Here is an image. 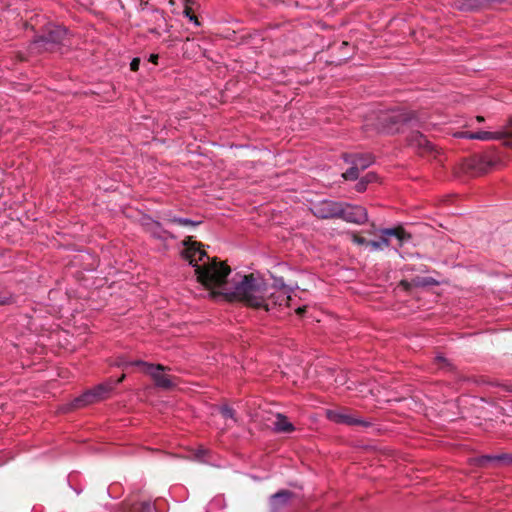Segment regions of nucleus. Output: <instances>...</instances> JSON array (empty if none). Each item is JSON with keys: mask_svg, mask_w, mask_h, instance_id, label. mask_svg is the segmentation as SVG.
<instances>
[{"mask_svg": "<svg viewBox=\"0 0 512 512\" xmlns=\"http://www.w3.org/2000/svg\"><path fill=\"white\" fill-rule=\"evenodd\" d=\"M367 183L364 179H360V181L356 184L355 189L357 192H364L366 190Z\"/></svg>", "mask_w": 512, "mask_h": 512, "instance_id": "29", "label": "nucleus"}, {"mask_svg": "<svg viewBox=\"0 0 512 512\" xmlns=\"http://www.w3.org/2000/svg\"><path fill=\"white\" fill-rule=\"evenodd\" d=\"M326 417L337 424H345V425H360L367 426L369 423L364 421L363 419L357 417L356 415L350 413V411L346 408H341L337 410H327Z\"/></svg>", "mask_w": 512, "mask_h": 512, "instance_id": "8", "label": "nucleus"}, {"mask_svg": "<svg viewBox=\"0 0 512 512\" xmlns=\"http://www.w3.org/2000/svg\"><path fill=\"white\" fill-rule=\"evenodd\" d=\"M310 210L314 216L320 219L339 218L342 212V202L322 200L312 204Z\"/></svg>", "mask_w": 512, "mask_h": 512, "instance_id": "7", "label": "nucleus"}, {"mask_svg": "<svg viewBox=\"0 0 512 512\" xmlns=\"http://www.w3.org/2000/svg\"><path fill=\"white\" fill-rule=\"evenodd\" d=\"M207 453H208V450H207V449H205V448H203V447H201V448H199V449L197 450V452H196L195 456H196V458H197V459H199V460H204V456H205Z\"/></svg>", "mask_w": 512, "mask_h": 512, "instance_id": "30", "label": "nucleus"}, {"mask_svg": "<svg viewBox=\"0 0 512 512\" xmlns=\"http://www.w3.org/2000/svg\"><path fill=\"white\" fill-rule=\"evenodd\" d=\"M461 137L467 139H477V140H502L505 139L504 143L512 140V132L510 131H497V132H488V131H479V132H463L460 134Z\"/></svg>", "mask_w": 512, "mask_h": 512, "instance_id": "10", "label": "nucleus"}, {"mask_svg": "<svg viewBox=\"0 0 512 512\" xmlns=\"http://www.w3.org/2000/svg\"><path fill=\"white\" fill-rule=\"evenodd\" d=\"M505 146L509 147V148H512V140L505 142Z\"/></svg>", "mask_w": 512, "mask_h": 512, "instance_id": "40", "label": "nucleus"}, {"mask_svg": "<svg viewBox=\"0 0 512 512\" xmlns=\"http://www.w3.org/2000/svg\"><path fill=\"white\" fill-rule=\"evenodd\" d=\"M400 285L403 286L405 290H408L411 287V284L408 281H406V280H402L400 282Z\"/></svg>", "mask_w": 512, "mask_h": 512, "instance_id": "34", "label": "nucleus"}, {"mask_svg": "<svg viewBox=\"0 0 512 512\" xmlns=\"http://www.w3.org/2000/svg\"><path fill=\"white\" fill-rule=\"evenodd\" d=\"M145 228L146 231L156 239L164 241L167 240L168 238H174V236L167 230L163 229L161 224L157 221H150L146 223Z\"/></svg>", "mask_w": 512, "mask_h": 512, "instance_id": "14", "label": "nucleus"}, {"mask_svg": "<svg viewBox=\"0 0 512 512\" xmlns=\"http://www.w3.org/2000/svg\"><path fill=\"white\" fill-rule=\"evenodd\" d=\"M414 118L411 112L402 110H392L381 113L379 120L381 121V129L386 133H395L400 131V125L410 122Z\"/></svg>", "mask_w": 512, "mask_h": 512, "instance_id": "5", "label": "nucleus"}, {"mask_svg": "<svg viewBox=\"0 0 512 512\" xmlns=\"http://www.w3.org/2000/svg\"><path fill=\"white\" fill-rule=\"evenodd\" d=\"M125 378V374H123L119 379H117L114 383L109 381L107 383H102L97 385L92 389L98 401H101L109 395V393L113 390L114 385L121 383Z\"/></svg>", "mask_w": 512, "mask_h": 512, "instance_id": "15", "label": "nucleus"}, {"mask_svg": "<svg viewBox=\"0 0 512 512\" xmlns=\"http://www.w3.org/2000/svg\"><path fill=\"white\" fill-rule=\"evenodd\" d=\"M267 292V285L263 280L250 274L243 276L241 281L235 284L233 290L230 292V296L244 302L250 307L261 308Z\"/></svg>", "mask_w": 512, "mask_h": 512, "instance_id": "2", "label": "nucleus"}, {"mask_svg": "<svg viewBox=\"0 0 512 512\" xmlns=\"http://www.w3.org/2000/svg\"><path fill=\"white\" fill-rule=\"evenodd\" d=\"M189 20H190L191 22H193V23H194L195 25H197V26H199V25H200V23H199V21H198V19H197V17H196L195 15H193V16H189Z\"/></svg>", "mask_w": 512, "mask_h": 512, "instance_id": "36", "label": "nucleus"}, {"mask_svg": "<svg viewBox=\"0 0 512 512\" xmlns=\"http://www.w3.org/2000/svg\"><path fill=\"white\" fill-rule=\"evenodd\" d=\"M389 244V239L381 235V239L379 241H369V243H367V247H369L371 251H378L388 247Z\"/></svg>", "mask_w": 512, "mask_h": 512, "instance_id": "21", "label": "nucleus"}, {"mask_svg": "<svg viewBox=\"0 0 512 512\" xmlns=\"http://www.w3.org/2000/svg\"><path fill=\"white\" fill-rule=\"evenodd\" d=\"M352 166L343 173V177L346 180H356L360 174V168L358 167V162H349Z\"/></svg>", "mask_w": 512, "mask_h": 512, "instance_id": "22", "label": "nucleus"}, {"mask_svg": "<svg viewBox=\"0 0 512 512\" xmlns=\"http://www.w3.org/2000/svg\"><path fill=\"white\" fill-rule=\"evenodd\" d=\"M362 179H364L366 181V183H370V182H373L375 179H376V175L374 173H368L365 177H363Z\"/></svg>", "mask_w": 512, "mask_h": 512, "instance_id": "33", "label": "nucleus"}, {"mask_svg": "<svg viewBox=\"0 0 512 512\" xmlns=\"http://www.w3.org/2000/svg\"><path fill=\"white\" fill-rule=\"evenodd\" d=\"M13 303V297L11 295H0V305H8Z\"/></svg>", "mask_w": 512, "mask_h": 512, "instance_id": "27", "label": "nucleus"}, {"mask_svg": "<svg viewBox=\"0 0 512 512\" xmlns=\"http://www.w3.org/2000/svg\"><path fill=\"white\" fill-rule=\"evenodd\" d=\"M157 60H158V55L157 54H151L150 55V58H149V61L156 64L157 63Z\"/></svg>", "mask_w": 512, "mask_h": 512, "instance_id": "35", "label": "nucleus"}, {"mask_svg": "<svg viewBox=\"0 0 512 512\" xmlns=\"http://www.w3.org/2000/svg\"><path fill=\"white\" fill-rule=\"evenodd\" d=\"M126 365H135L142 368V371L148 374L154 381V384L158 388L170 389L176 385L175 378L164 373L167 369L161 364H152L145 361L137 360L126 363Z\"/></svg>", "mask_w": 512, "mask_h": 512, "instance_id": "4", "label": "nucleus"}, {"mask_svg": "<svg viewBox=\"0 0 512 512\" xmlns=\"http://www.w3.org/2000/svg\"><path fill=\"white\" fill-rule=\"evenodd\" d=\"M267 289L268 292L265 295V300L261 308H264L266 311H270L277 306L282 307L290 305V291L285 285L282 287L267 286Z\"/></svg>", "mask_w": 512, "mask_h": 512, "instance_id": "6", "label": "nucleus"}, {"mask_svg": "<svg viewBox=\"0 0 512 512\" xmlns=\"http://www.w3.org/2000/svg\"><path fill=\"white\" fill-rule=\"evenodd\" d=\"M96 402H99V401L97 400L92 389H90V390L84 392L81 396L74 399V401L72 402V407L73 408H82V407H85L87 405H90V404H93Z\"/></svg>", "mask_w": 512, "mask_h": 512, "instance_id": "16", "label": "nucleus"}, {"mask_svg": "<svg viewBox=\"0 0 512 512\" xmlns=\"http://www.w3.org/2000/svg\"><path fill=\"white\" fill-rule=\"evenodd\" d=\"M476 120H477L478 122H483V121H484V117H483V116H477V117H476Z\"/></svg>", "mask_w": 512, "mask_h": 512, "instance_id": "41", "label": "nucleus"}, {"mask_svg": "<svg viewBox=\"0 0 512 512\" xmlns=\"http://www.w3.org/2000/svg\"><path fill=\"white\" fill-rule=\"evenodd\" d=\"M339 218L356 224H363L368 219L367 210L362 206H353L342 202Z\"/></svg>", "mask_w": 512, "mask_h": 512, "instance_id": "9", "label": "nucleus"}, {"mask_svg": "<svg viewBox=\"0 0 512 512\" xmlns=\"http://www.w3.org/2000/svg\"><path fill=\"white\" fill-rule=\"evenodd\" d=\"M66 34V28L49 24L44 34L33 41L30 49L35 52L54 51L63 42Z\"/></svg>", "mask_w": 512, "mask_h": 512, "instance_id": "3", "label": "nucleus"}, {"mask_svg": "<svg viewBox=\"0 0 512 512\" xmlns=\"http://www.w3.org/2000/svg\"><path fill=\"white\" fill-rule=\"evenodd\" d=\"M504 458H505L504 456H497V457L486 456V457H484L485 460H492V459L502 460Z\"/></svg>", "mask_w": 512, "mask_h": 512, "instance_id": "39", "label": "nucleus"}, {"mask_svg": "<svg viewBox=\"0 0 512 512\" xmlns=\"http://www.w3.org/2000/svg\"><path fill=\"white\" fill-rule=\"evenodd\" d=\"M432 283V279H429V278H425V279H418L417 281L414 280V285L416 286H425V285H428V284H431Z\"/></svg>", "mask_w": 512, "mask_h": 512, "instance_id": "31", "label": "nucleus"}, {"mask_svg": "<svg viewBox=\"0 0 512 512\" xmlns=\"http://www.w3.org/2000/svg\"><path fill=\"white\" fill-rule=\"evenodd\" d=\"M186 246L183 251V257L195 268L197 280L208 289H221L220 293L228 295L226 292V278L231 270L225 263L216 258H210L207 253L200 248L201 244L192 241L188 237L184 241Z\"/></svg>", "mask_w": 512, "mask_h": 512, "instance_id": "1", "label": "nucleus"}, {"mask_svg": "<svg viewBox=\"0 0 512 512\" xmlns=\"http://www.w3.org/2000/svg\"><path fill=\"white\" fill-rule=\"evenodd\" d=\"M149 21L155 25V27L153 29H151L150 32L157 33V29L161 28L166 23V19H165L163 11H160L159 9H156V8L152 9L151 19Z\"/></svg>", "mask_w": 512, "mask_h": 512, "instance_id": "20", "label": "nucleus"}, {"mask_svg": "<svg viewBox=\"0 0 512 512\" xmlns=\"http://www.w3.org/2000/svg\"><path fill=\"white\" fill-rule=\"evenodd\" d=\"M272 429L276 433H292L295 431V426L288 420V418L281 414L277 413L274 415V420L272 422Z\"/></svg>", "mask_w": 512, "mask_h": 512, "instance_id": "13", "label": "nucleus"}, {"mask_svg": "<svg viewBox=\"0 0 512 512\" xmlns=\"http://www.w3.org/2000/svg\"><path fill=\"white\" fill-rule=\"evenodd\" d=\"M294 493L289 490H280L270 496L269 505L271 512H280L293 498Z\"/></svg>", "mask_w": 512, "mask_h": 512, "instance_id": "12", "label": "nucleus"}, {"mask_svg": "<svg viewBox=\"0 0 512 512\" xmlns=\"http://www.w3.org/2000/svg\"><path fill=\"white\" fill-rule=\"evenodd\" d=\"M139 65H140V59L134 58L130 63V69L135 72L139 69Z\"/></svg>", "mask_w": 512, "mask_h": 512, "instance_id": "32", "label": "nucleus"}, {"mask_svg": "<svg viewBox=\"0 0 512 512\" xmlns=\"http://www.w3.org/2000/svg\"><path fill=\"white\" fill-rule=\"evenodd\" d=\"M220 412L222 414V416L226 419H233L235 420V412L232 408L228 407V406H223L220 408Z\"/></svg>", "mask_w": 512, "mask_h": 512, "instance_id": "24", "label": "nucleus"}, {"mask_svg": "<svg viewBox=\"0 0 512 512\" xmlns=\"http://www.w3.org/2000/svg\"><path fill=\"white\" fill-rule=\"evenodd\" d=\"M352 241L358 245H366V246H367V243H369V241H367L365 238L360 237L356 234H352Z\"/></svg>", "mask_w": 512, "mask_h": 512, "instance_id": "26", "label": "nucleus"}, {"mask_svg": "<svg viewBox=\"0 0 512 512\" xmlns=\"http://www.w3.org/2000/svg\"><path fill=\"white\" fill-rule=\"evenodd\" d=\"M436 362H437V364L439 365L440 368H446V367L449 368L450 367V363L443 356H437L436 357Z\"/></svg>", "mask_w": 512, "mask_h": 512, "instance_id": "25", "label": "nucleus"}, {"mask_svg": "<svg viewBox=\"0 0 512 512\" xmlns=\"http://www.w3.org/2000/svg\"><path fill=\"white\" fill-rule=\"evenodd\" d=\"M190 3H192V0H185L184 15L188 18L189 16H193Z\"/></svg>", "mask_w": 512, "mask_h": 512, "instance_id": "28", "label": "nucleus"}, {"mask_svg": "<svg viewBox=\"0 0 512 512\" xmlns=\"http://www.w3.org/2000/svg\"><path fill=\"white\" fill-rule=\"evenodd\" d=\"M346 162H358V167L360 170H365L373 163V158L371 155H351L345 157Z\"/></svg>", "mask_w": 512, "mask_h": 512, "instance_id": "18", "label": "nucleus"}, {"mask_svg": "<svg viewBox=\"0 0 512 512\" xmlns=\"http://www.w3.org/2000/svg\"><path fill=\"white\" fill-rule=\"evenodd\" d=\"M408 145L420 154L432 152V143L420 132H412L407 138Z\"/></svg>", "mask_w": 512, "mask_h": 512, "instance_id": "11", "label": "nucleus"}, {"mask_svg": "<svg viewBox=\"0 0 512 512\" xmlns=\"http://www.w3.org/2000/svg\"><path fill=\"white\" fill-rule=\"evenodd\" d=\"M121 512H153V507L148 502L128 504L122 506Z\"/></svg>", "mask_w": 512, "mask_h": 512, "instance_id": "19", "label": "nucleus"}, {"mask_svg": "<svg viewBox=\"0 0 512 512\" xmlns=\"http://www.w3.org/2000/svg\"><path fill=\"white\" fill-rule=\"evenodd\" d=\"M380 232H381L382 236H384L388 239H389V237H392V236L396 237L400 241V244L403 241L411 238L410 234L406 233L402 227L385 228V229H382Z\"/></svg>", "mask_w": 512, "mask_h": 512, "instance_id": "17", "label": "nucleus"}, {"mask_svg": "<svg viewBox=\"0 0 512 512\" xmlns=\"http://www.w3.org/2000/svg\"><path fill=\"white\" fill-rule=\"evenodd\" d=\"M168 221L171 223H174V224L181 225V226H192V227H196L201 223V221H194V220H191L188 218H181V217H172V218H169Z\"/></svg>", "mask_w": 512, "mask_h": 512, "instance_id": "23", "label": "nucleus"}, {"mask_svg": "<svg viewBox=\"0 0 512 512\" xmlns=\"http://www.w3.org/2000/svg\"><path fill=\"white\" fill-rule=\"evenodd\" d=\"M147 6H148V1H143L142 0L140 2V10H142V11L145 10L147 8Z\"/></svg>", "mask_w": 512, "mask_h": 512, "instance_id": "37", "label": "nucleus"}, {"mask_svg": "<svg viewBox=\"0 0 512 512\" xmlns=\"http://www.w3.org/2000/svg\"><path fill=\"white\" fill-rule=\"evenodd\" d=\"M305 310H306V306L298 307V308L296 309V313H297L298 315H302V314L305 312Z\"/></svg>", "mask_w": 512, "mask_h": 512, "instance_id": "38", "label": "nucleus"}, {"mask_svg": "<svg viewBox=\"0 0 512 512\" xmlns=\"http://www.w3.org/2000/svg\"><path fill=\"white\" fill-rule=\"evenodd\" d=\"M169 4L174 5V0H169Z\"/></svg>", "mask_w": 512, "mask_h": 512, "instance_id": "42", "label": "nucleus"}]
</instances>
